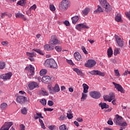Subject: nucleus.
<instances>
[{
  "label": "nucleus",
  "mask_w": 130,
  "mask_h": 130,
  "mask_svg": "<svg viewBox=\"0 0 130 130\" xmlns=\"http://www.w3.org/2000/svg\"><path fill=\"white\" fill-rule=\"evenodd\" d=\"M113 121L116 125H120L123 127L127 126V123L125 121H123V118L118 114L115 115Z\"/></svg>",
  "instance_id": "f257e3e1"
},
{
  "label": "nucleus",
  "mask_w": 130,
  "mask_h": 130,
  "mask_svg": "<svg viewBox=\"0 0 130 130\" xmlns=\"http://www.w3.org/2000/svg\"><path fill=\"white\" fill-rule=\"evenodd\" d=\"M21 112L22 114L26 115V114H27V109H26V108H24L21 109Z\"/></svg>",
  "instance_id": "37998d69"
},
{
  "label": "nucleus",
  "mask_w": 130,
  "mask_h": 130,
  "mask_svg": "<svg viewBox=\"0 0 130 130\" xmlns=\"http://www.w3.org/2000/svg\"><path fill=\"white\" fill-rule=\"evenodd\" d=\"M60 91V89L59 88V86L58 84H56L55 86L53 87V92H55V93H57Z\"/></svg>",
  "instance_id": "393cba45"
},
{
  "label": "nucleus",
  "mask_w": 130,
  "mask_h": 130,
  "mask_svg": "<svg viewBox=\"0 0 130 130\" xmlns=\"http://www.w3.org/2000/svg\"><path fill=\"white\" fill-rule=\"evenodd\" d=\"M37 8V7L36 6V5L34 4V5H32V6H31L30 7V8L29 9V10L30 11V12H31V11H32V10H34V11H35V10H36Z\"/></svg>",
  "instance_id": "79ce46f5"
},
{
  "label": "nucleus",
  "mask_w": 130,
  "mask_h": 130,
  "mask_svg": "<svg viewBox=\"0 0 130 130\" xmlns=\"http://www.w3.org/2000/svg\"><path fill=\"white\" fill-rule=\"evenodd\" d=\"M46 74H47V70L46 69H42L40 72V76H44Z\"/></svg>",
  "instance_id": "c9c22d12"
},
{
  "label": "nucleus",
  "mask_w": 130,
  "mask_h": 130,
  "mask_svg": "<svg viewBox=\"0 0 130 130\" xmlns=\"http://www.w3.org/2000/svg\"><path fill=\"white\" fill-rule=\"evenodd\" d=\"M27 101V98L23 95H18L16 98V102L19 104H24Z\"/></svg>",
  "instance_id": "6e6552de"
},
{
  "label": "nucleus",
  "mask_w": 130,
  "mask_h": 130,
  "mask_svg": "<svg viewBox=\"0 0 130 130\" xmlns=\"http://www.w3.org/2000/svg\"><path fill=\"white\" fill-rule=\"evenodd\" d=\"M44 111H53V109L44 108Z\"/></svg>",
  "instance_id": "13d9d810"
},
{
  "label": "nucleus",
  "mask_w": 130,
  "mask_h": 130,
  "mask_svg": "<svg viewBox=\"0 0 130 130\" xmlns=\"http://www.w3.org/2000/svg\"><path fill=\"white\" fill-rule=\"evenodd\" d=\"M6 68V63L4 62L0 61V70H4Z\"/></svg>",
  "instance_id": "58836bf2"
},
{
  "label": "nucleus",
  "mask_w": 130,
  "mask_h": 130,
  "mask_svg": "<svg viewBox=\"0 0 130 130\" xmlns=\"http://www.w3.org/2000/svg\"><path fill=\"white\" fill-rule=\"evenodd\" d=\"M41 103L44 106H45L46 105V100L45 99H43L41 101Z\"/></svg>",
  "instance_id": "8fccbe9b"
},
{
  "label": "nucleus",
  "mask_w": 130,
  "mask_h": 130,
  "mask_svg": "<svg viewBox=\"0 0 130 130\" xmlns=\"http://www.w3.org/2000/svg\"><path fill=\"white\" fill-rule=\"evenodd\" d=\"M17 5L21 6V7H25L26 5V0H20L17 3Z\"/></svg>",
  "instance_id": "a878e982"
},
{
  "label": "nucleus",
  "mask_w": 130,
  "mask_h": 130,
  "mask_svg": "<svg viewBox=\"0 0 130 130\" xmlns=\"http://www.w3.org/2000/svg\"><path fill=\"white\" fill-rule=\"evenodd\" d=\"M8 108V104L6 103H3L1 105V110H6Z\"/></svg>",
  "instance_id": "c85d7f7f"
},
{
  "label": "nucleus",
  "mask_w": 130,
  "mask_h": 130,
  "mask_svg": "<svg viewBox=\"0 0 130 130\" xmlns=\"http://www.w3.org/2000/svg\"><path fill=\"white\" fill-rule=\"evenodd\" d=\"M119 49L115 48L114 52V55H117V54H119Z\"/></svg>",
  "instance_id": "a19ab883"
},
{
  "label": "nucleus",
  "mask_w": 130,
  "mask_h": 130,
  "mask_svg": "<svg viewBox=\"0 0 130 130\" xmlns=\"http://www.w3.org/2000/svg\"><path fill=\"white\" fill-rule=\"evenodd\" d=\"M101 6L105 8L107 13H109L112 10V7L109 5L106 0H99Z\"/></svg>",
  "instance_id": "20e7f679"
},
{
  "label": "nucleus",
  "mask_w": 130,
  "mask_h": 130,
  "mask_svg": "<svg viewBox=\"0 0 130 130\" xmlns=\"http://www.w3.org/2000/svg\"><path fill=\"white\" fill-rule=\"evenodd\" d=\"M23 14L22 13H17L15 14L16 18H22Z\"/></svg>",
  "instance_id": "3c124183"
},
{
  "label": "nucleus",
  "mask_w": 130,
  "mask_h": 130,
  "mask_svg": "<svg viewBox=\"0 0 130 130\" xmlns=\"http://www.w3.org/2000/svg\"><path fill=\"white\" fill-rule=\"evenodd\" d=\"M13 122H6L5 124L1 127L0 130H9L10 127L13 125Z\"/></svg>",
  "instance_id": "9d476101"
},
{
  "label": "nucleus",
  "mask_w": 130,
  "mask_h": 130,
  "mask_svg": "<svg viewBox=\"0 0 130 130\" xmlns=\"http://www.w3.org/2000/svg\"><path fill=\"white\" fill-rule=\"evenodd\" d=\"M6 16H8V13H7V12L2 13L1 15V18L4 19Z\"/></svg>",
  "instance_id": "49530a36"
},
{
  "label": "nucleus",
  "mask_w": 130,
  "mask_h": 130,
  "mask_svg": "<svg viewBox=\"0 0 130 130\" xmlns=\"http://www.w3.org/2000/svg\"><path fill=\"white\" fill-rule=\"evenodd\" d=\"M66 119V116L64 115H62L59 118V120H64Z\"/></svg>",
  "instance_id": "864d4df0"
},
{
  "label": "nucleus",
  "mask_w": 130,
  "mask_h": 130,
  "mask_svg": "<svg viewBox=\"0 0 130 130\" xmlns=\"http://www.w3.org/2000/svg\"><path fill=\"white\" fill-rule=\"evenodd\" d=\"M115 37L118 46H119V47H122V46H123L124 43L123 40L117 35H115Z\"/></svg>",
  "instance_id": "2eb2a0df"
},
{
  "label": "nucleus",
  "mask_w": 130,
  "mask_h": 130,
  "mask_svg": "<svg viewBox=\"0 0 130 130\" xmlns=\"http://www.w3.org/2000/svg\"><path fill=\"white\" fill-rule=\"evenodd\" d=\"M87 94L85 93V92H82L81 101H84V100H86V99H87Z\"/></svg>",
  "instance_id": "e433bc0d"
},
{
  "label": "nucleus",
  "mask_w": 130,
  "mask_h": 130,
  "mask_svg": "<svg viewBox=\"0 0 130 130\" xmlns=\"http://www.w3.org/2000/svg\"><path fill=\"white\" fill-rule=\"evenodd\" d=\"M55 49L56 50V51H57L58 52H60V51H61V47L59 46H56L55 47Z\"/></svg>",
  "instance_id": "c03bdc74"
},
{
  "label": "nucleus",
  "mask_w": 130,
  "mask_h": 130,
  "mask_svg": "<svg viewBox=\"0 0 130 130\" xmlns=\"http://www.w3.org/2000/svg\"><path fill=\"white\" fill-rule=\"evenodd\" d=\"M40 94L43 96H48L49 95L48 92H47V91H46V90L44 89H43L40 91Z\"/></svg>",
  "instance_id": "2f4dec72"
},
{
  "label": "nucleus",
  "mask_w": 130,
  "mask_h": 130,
  "mask_svg": "<svg viewBox=\"0 0 130 130\" xmlns=\"http://www.w3.org/2000/svg\"><path fill=\"white\" fill-rule=\"evenodd\" d=\"M96 63V62L95 61V60L89 59L88 60L87 63L85 64V67H86V68H93L94 66H95Z\"/></svg>",
  "instance_id": "9b49d317"
},
{
  "label": "nucleus",
  "mask_w": 130,
  "mask_h": 130,
  "mask_svg": "<svg viewBox=\"0 0 130 130\" xmlns=\"http://www.w3.org/2000/svg\"><path fill=\"white\" fill-rule=\"evenodd\" d=\"M89 12H90V8H86L82 11V13H83V14L84 15V16H87V15H88V14H89Z\"/></svg>",
  "instance_id": "473e14b6"
},
{
  "label": "nucleus",
  "mask_w": 130,
  "mask_h": 130,
  "mask_svg": "<svg viewBox=\"0 0 130 130\" xmlns=\"http://www.w3.org/2000/svg\"><path fill=\"white\" fill-rule=\"evenodd\" d=\"M25 70L28 71L27 76L29 79H33V76H34V67L32 65H29L28 67H26Z\"/></svg>",
  "instance_id": "39448f33"
},
{
  "label": "nucleus",
  "mask_w": 130,
  "mask_h": 130,
  "mask_svg": "<svg viewBox=\"0 0 130 130\" xmlns=\"http://www.w3.org/2000/svg\"><path fill=\"white\" fill-rule=\"evenodd\" d=\"M44 49L47 50V51H50L51 50H53L54 49V46H51L49 44H46L44 46Z\"/></svg>",
  "instance_id": "6ab92c4d"
},
{
  "label": "nucleus",
  "mask_w": 130,
  "mask_h": 130,
  "mask_svg": "<svg viewBox=\"0 0 130 130\" xmlns=\"http://www.w3.org/2000/svg\"><path fill=\"white\" fill-rule=\"evenodd\" d=\"M21 18L22 19L23 21H26L27 20V18H26V17H25V15H22V16H21Z\"/></svg>",
  "instance_id": "338daca9"
},
{
  "label": "nucleus",
  "mask_w": 130,
  "mask_h": 130,
  "mask_svg": "<svg viewBox=\"0 0 130 130\" xmlns=\"http://www.w3.org/2000/svg\"><path fill=\"white\" fill-rule=\"evenodd\" d=\"M37 116H34V118L35 120L38 119V118H43V116H42V113H36Z\"/></svg>",
  "instance_id": "72a5a7b5"
},
{
  "label": "nucleus",
  "mask_w": 130,
  "mask_h": 130,
  "mask_svg": "<svg viewBox=\"0 0 130 130\" xmlns=\"http://www.w3.org/2000/svg\"><path fill=\"white\" fill-rule=\"evenodd\" d=\"M51 80V79H50V77L48 76H45L42 77V82L45 84H47L50 82Z\"/></svg>",
  "instance_id": "a211bd4d"
},
{
  "label": "nucleus",
  "mask_w": 130,
  "mask_h": 130,
  "mask_svg": "<svg viewBox=\"0 0 130 130\" xmlns=\"http://www.w3.org/2000/svg\"><path fill=\"white\" fill-rule=\"evenodd\" d=\"M67 62L71 66L75 65V63H74V62H73V61L72 60H67Z\"/></svg>",
  "instance_id": "6e6d98bb"
},
{
  "label": "nucleus",
  "mask_w": 130,
  "mask_h": 130,
  "mask_svg": "<svg viewBox=\"0 0 130 130\" xmlns=\"http://www.w3.org/2000/svg\"><path fill=\"white\" fill-rule=\"evenodd\" d=\"M72 23L73 24H76L78 21H79V17L78 16H75L73 17H72Z\"/></svg>",
  "instance_id": "cd10ccee"
},
{
  "label": "nucleus",
  "mask_w": 130,
  "mask_h": 130,
  "mask_svg": "<svg viewBox=\"0 0 130 130\" xmlns=\"http://www.w3.org/2000/svg\"><path fill=\"white\" fill-rule=\"evenodd\" d=\"M2 45H5V46H7L8 44H9V42L8 41H3L2 42Z\"/></svg>",
  "instance_id": "bf43d9fd"
},
{
  "label": "nucleus",
  "mask_w": 130,
  "mask_h": 130,
  "mask_svg": "<svg viewBox=\"0 0 130 130\" xmlns=\"http://www.w3.org/2000/svg\"><path fill=\"white\" fill-rule=\"evenodd\" d=\"M32 51H36V52H37L39 54H41V55H43V52L40 49H33Z\"/></svg>",
  "instance_id": "ea45409f"
},
{
  "label": "nucleus",
  "mask_w": 130,
  "mask_h": 130,
  "mask_svg": "<svg viewBox=\"0 0 130 130\" xmlns=\"http://www.w3.org/2000/svg\"><path fill=\"white\" fill-rule=\"evenodd\" d=\"M89 95L93 99H99L101 97V93L97 91H90Z\"/></svg>",
  "instance_id": "1a4fd4ad"
},
{
  "label": "nucleus",
  "mask_w": 130,
  "mask_h": 130,
  "mask_svg": "<svg viewBox=\"0 0 130 130\" xmlns=\"http://www.w3.org/2000/svg\"><path fill=\"white\" fill-rule=\"evenodd\" d=\"M108 124H110V125H112L113 124V122L111 119H109L107 122Z\"/></svg>",
  "instance_id": "4d7b16f0"
},
{
  "label": "nucleus",
  "mask_w": 130,
  "mask_h": 130,
  "mask_svg": "<svg viewBox=\"0 0 130 130\" xmlns=\"http://www.w3.org/2000/svg\"><path fill=\"white\" fill-rule=\"evenodd\" d=\"M115 20L116 22H121L122 21L121 19V14L117 13L115 17Z\"/></svg>",
  "instance_id": "4be33fe9"
},
{
  "label": "nucleus",
  "mask_w": 130,
  "mask_h": 130,
  "mask_svg": "<svg viewBox=\"0 0 130 130\" xmlns=\"http://www.w3.org/2000/svg\"><path fill=\"white\" fill-rule=\"evenodd\" d=\"M20 130H25V125H24V124H21L20 125Z\"/></svg>",
  "instance_id": "680f3d73"
},
{
  "label": "nucleus",
  "mask_w": 130,
  "mask_h": 130,
  "mask_svg": "<svg viewBox=\"0 0 130 130\" xmlns=\"http://www.w3.org/2000/svg\"><path fill=\"white\" fill-rule=\"evenodd\" d=\"M71 7V2L68 0H63L59 4V8L61 11H67Z\"/></svg>",
  "instance_id": "7ed1b4c3"
},
{
  "label": "nucleus",
  "mask_w": 130,
  "mask_h": 130,
  "mask_svg": "<svg viewBox=\"0 0 130 130\" xmlns=\"http://www.w3.org/2000/svg\"><path fill=\"white\" fill-rule=\"evenodd\" d=\"M12 76H13V74L11 72H9L6 74H3L1 78L4 80V81H7V80H10Z\"/></svg>",
  "instance_id": "dca6fc26"
},
{
  "label": "nucleus",
  "mask_w": 130,
  "mask_h": 130,
  "mask_svg": "<svg viewBox=\"0 0 130 130\" xmlns=\"http://www.w3.org/2000/svg\"><path fill=\"white\" fill-rule=\"evenodd\" d=\"M53 104H54V103L52 101H49L48 102V105H49V106H53Z\"/></svg>",
  "instance_id": "5fc2aeb1"
},
{
  "label": "nucleus",
  "mask_w": 130,
  "mask_h": 130,
  "mask_svg": "<svg viewBox=\"0 0 130 130\" xmlns=\"http://www.w3.org/2000/svg\"><path fill=\"white\" fill-rule=\"evenodd\" d=\"M104 99L105 100V101H108L109 102V100H110V99L109 98V95H105L104 96Z\"/></svg>",
  "instance_id": "603ef678"
},
{
  "label": "nucleus",
  "mask_w": 130,
  "mask_h": 130,
  "mask_svg": "<svg viewBox=\"0 0 130 130\" xmlns=\"http://www.w3.org/2000/svg\"><path fill=\"white\" fill-rule=\"evenodd\" d=\"M48 90H49V93H50L51 94H52V93L53 92V89L52 88V87L49 88Z\"/></svg>",
  "instance_id": "0e129e2a"
},
{
  "label": "nucleus",
  "mask_w": 130,
  "mask_h": 130,
  "mask_svg": "<svg viewBox=\"0 0 130 130\" xmlns=\"http://www.w3.org/2000/svg\"><path fill=\"white\" fill-rule=\"evenodd\" d=\"M114 72L116 77H120V74H119V71H118V70H115Z\"/></svg>",
  "instance_id": "a18cd8bd"
},
{
  "label": "nucleus",
  "mask_w": 130,
  "mask_h": 130,
  "mask_svg": "<svg viewBox=\"0 0 130 130\" xmlns=\"http://www.w3.org/2000/svg\"><path fill=\"white\" fill-rule=\"evenodd\" d=\"M49 43L51 45H57V44H60V41L57 39L56 36H52Z\"/></svg>",
  "instance_id": "423d86ee"
},
{
  "label": "nucleus",
  "mask_w": 130,
  "mask_h": 130,
  "mask_svg": "<svg viewBox=\"0 0 130 130\" xmlns=\"http://www.w3.org/2000/svg\"><path fill=\"white\" fill-rule=\"evenodd\" d=\"M64 25H66V26H70V22H69V21L68 20H66L65 21L63 22Z\"/></svg>",
  "instance_id": "052dcab7"
},
{
  "label": "nucleus",
  "mask_w": 130,
  "mask_h": 130,
  "mask_svg": "<svg viewBox=\"0 0 130 130\" xmlns=\"http://www.w3.org/2000/svg\"><path fill=\"white\" fill-rule=\"evenodd\" d=\"M50 9L52 11V12H54V11H55V7L53 5H50Z\"/></svg>",
  "instance_id": "de8ad7c7"
},
{
  "label": "nucleus",
  "mask_w": 130,
  "mask_h": 130,
  "mask_svg": "<svg viewBox=\"0 0 130 130\" xmlns=\"http://www.w3.org/2000/svg\"><path fill=\"white\" fill-rule=\"evenodd\" d=\"M59 130H69L68 127H67V125H66V124L61 125L59 127Z\"/></svg>",
  "instance_id": "4c0bfd02"
},
{
  "label": "nucleus",
  "mask_w": 130,
  "mask_h": 130,
  "mask_svg": "<svg viewBox=\"0 0 130 130\" xmlns=\"http://www.w3.org/2000/svg\"><path fill=\"white\" fill-rule=\"evenodd\" d=\"M108 57H111L113 54V51L111 48H109L107 50Z\"/></svg>",
  "instance_id": "7c9ffc66"
},
{
  "label": "nucleus",
  "mask_w": 130,
  "mask_h": 130,
  "mask_svg": "<svg viewBox=\"0 0 130 130\" xmlns=\"http://www.w3.org/2000/svg\"><path fill=\"white\" fill-rule=\"evenodd\" d=\"M68 112L69 113H67V118L68 119H72L74 117L73 114H72V112H71V110H69Z\"/></svg>",
  "instance_id": "f704fd0d"
},
{
  "label": "nucleus",
  "mask_w": 130,
  "mask_h": 130,
  "mask_svg": "<svg viewBox=\"0 0 130 130\" xmlns=\"http://www.w3.org/2000/svg\"><path fill=\"white\" fill-rule=\"evenodd\" d=\"M81 49L84 52V53H85V54H88V52H87V50H86V48H85V47L82 46L81 47Z\"/></svg>",
  "instance_id": "09e8293b"
},
{
  "label": "nucleus",
  "mask_w": 130,
  "mask_h": 130,
  "mask_svg": "<svg viewBox=\"0 0 130 130\" xmlns=\"http://www.w3.org/2000/svg\"><path fill=\"white\" fill-rule=\"evenodd\" d=\"M73 71L76 72L78 76H81V77H83V76L84 75V73L82 72V70H80L78 68H74Z\"/></svg>",
  "instance_id": "412c9836"
},
{
  "label": "nucleus",
  "mask_w": 130,
  "mask_h": 130,
  "mask_svg": "<svg viewBox=\"0 0 130 130\" xmlns=\"http://www.w3.org/2000/svg\"><path fill=\"white\" fill-rule=\"evenodd\" d=\"M45 67L51 68V69H57V64L53 59H48L45 62Z\"/></svg>",
  "instance_id": "f03ea898"
},
{
  "label": "nucleus",
  "mask_w": 130,
  "mask_h": 130,
  "mask_svg": "<svg viewBox=\"0 0 130 130\" xmlns=\"http://www.w3.org/2000/svg\"><path fill=\"white\" fill-rule=\"evenodd\" d=\"M94 14H98V13H103V9L100 6H98V9L97 10H95L94 11Z\"/></svg>",
  "instance_id": "bb28decb"
},
{
  "label": "nucleus",
  "mask_w": 130,
  "mask_h": 130,
  "mask_svg": "<svg viewBox=\"0 0 130 130\" xmlns=\"http://www.w3.org/2000/svg\"><path fill=\"white\" fill-rule=\"evenodd\" d=\"M99 106H100V107H101L102 109H105L109 108V105H107L105 103H101L99 104Z\"/></svg>",
  "instance_id": "5701e85b"
},
{
  "label": "nucleus",
  "mask_w": 130,
  "mask_h": 130,
  "mask_svg": "<svg viewBox=\"0 0 130 130\" xmlns=\"http://www.w3.org/2000/svg\"><path fill=\"white\" fill-rule=\"evenodd\" d=\"M26 54L27 55V56L28 57V59H29V60H30V61H35V59H34V57H35V56H36V53L35 52H27L26 53Z\"/></svg>",
  "instance_id": "4468645a"
},
{
  "label": "nucleus",
  "mask_w": 130,
  "mask_h": 130,
  "mask_svg": "<svg viewBox=\"0 0 130 130\" xmlns=\"http://www.w3.org/2000/svg\"><path fill=\"white\" fill-rule=\"evenodd\" d=\"M113 84L115 86V89L117 90L119 92H120L121 93H124L125 92V90H124V89L119 84L116 83L115 82H113Z\"/></svg>",
  "instance_id": "ddd939ff"
},
{
  "label": "nucleus",
  "mask_w": 130,
  "mask_h": 130,
  "mask_svg": "<svg viewBox=\"0 0 130 130\" xmlns=\"http://www.w3.org/2000/svg\"><path fill=\"white\" fill-rule=\"evenodd\" d=\"M41 125L42 128H43V129H45L46 128V127L44 125V123L41 124Z\"/></svg>",
  "instance_id": "774afa93"
},
{
  "label": "nucleus",
  "mask_w": 130,
  "mask_h": 130,
  "mask_svg": "<svg viewBox=\"0 0 130 130\" xmlns=\"http://www.w3.org/2000/svg\"><path fill=\"white\" fill-rule=\"evenodd\" d=\"M82 87H83V92L87 94L88 93V90H89V86L86 83H84L82 85Z\"/></svg>",
  "instance_id": "b1692460"
},
{
  "label": "nucleus",
  "mask_w": 130,
  "mask_h": 130,
  "mask_svg": "<svg viewBox=\"0 0 130 130\" xmlns=\"http://www.w3.org/2000/svg\"><path fill=\"white\" fill-rule=\"evenodd\" d=\"M28 87L30 90H33L35 88H39V84L37 82H32L29 84Z\"/></svg>",
  "instance_id": "f3484780"
},
{
  "label": "nucleus",
  "mask_w": 130,
  "mask_h": 130,
  "mask_svg": "<svg viewBox=\"0 0 130 130\" xmlns=\"http://www.w3.org/2000/svg\"><path fill=\"white\" fill-rule=\"evenodd\" d=\"M88 74H90L92 76H101V77H104L105 74L98 70H93L90 72H88Z\"/></svg>",
  "instance_id": "f8f14e48"
},
{
  "label": "nucleus",
  "mask_w": 130,
  "mask_h": 130,
  "mask_svg": "<svg viewBox=\"0 0 130 130\" xmlns=\"http://www.w3.org/2000/svg\"><path fill=\"white\" fill-rule=\"evenodd\" d=\"M77 120L79 122H82L83 121V118L79 117L77 119Z\"/></svg>",
  "instance_id": "69168bd1"
},
{
  "label": "nucleus",
  "mask_w": 130,
  "mask_h": 130,
  "mask_svg": "<svg viewBox=\"0 0 130 130\" xmlns=\"http://www.w3.org/2000/svg\"><path fill=\"white\" fill-rule=\"evenodd\" d=\"M89 28L86 23H80L76 25V29L80 31H82L83 29H89Z\"/></svg>",
  "instance_id": "0eeeda50"
},
{
  "label": "nucleus",
  "mask_w": 130,
  "mask_h": 130,
  "mask_svg": "<svg viewBox=\"0 0 130 130\" xmlns=\"http://www.w3.org/2000/svg\"><path fill=\"white\" fill-rule=\"evenodd\" d=\"M109 97L110 98L109 102H111L112 100H114V99H115V95L113 92H111L109 94Z\"/></svg>",
  "instance_id": "c756f323"
},
{
  "label": "nucleus",
  "mask_w": 130,
  "mask_h": 130,
  "mask_svg": "<svg viewBox=\"0 0 130 130\" xmlns=\"http://www.w3.org/2000/svg\"><path fill=\"white\" fill-rule=\"evenodd\" d=\"M54 127H55V126L54 125H50L48 126V128H49L50 130L54 129Z\"/></svg>",
  "instance_id": "e2e57ef3"
},
{
  "label": "nucleus",
  "mask_w": 130,
  "mask_h": 130,
  "mask_svg": "<svg viewBox=\"0 0 130 130\" xmlns=\"http://www.w3.org/2000/svg\"><path fill=\"white\" fill-rule=\"evenodd\" d=\"M74 56L75 59H76V60H78V61H80V60H81V58H82L81 54L78 52H76L74 54Z\"/></svg>",
  "instance_id": "aec40b11"
}]
</instances>
